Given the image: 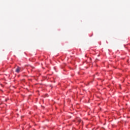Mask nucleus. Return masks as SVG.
<instances>
[{
    "mask_svg": "<svg viewBox=\"0 0 130 130\" xmlns=\"http://www.w3.org/2000/svg\"><path fill=\"white\" fill-rule=\"evenodd\" d=\"M20 71H21V68L17 67V69L15 70L16 73L19 74V73H20Z\"/></svg>",
    "mask_w": 130,
    "mask_h": 130,
    "instance_id": "1",
    "label": "nucleus"
},
{
    "mask_svg": "<svg viewBox=\"0 0 130 130\" xmlns=\"http://www.w3.org/2000/svg\"><path fill=\"white\" fill-rule=\"evenodd\" d=\"M81 121H82V120H80L79 121V122H81Z\"/></svg>",
    "mask_w": 130,
    "mask_h": 130,
    "instance_id": "2",
    "label": "nucleus"
}]
</instances>
